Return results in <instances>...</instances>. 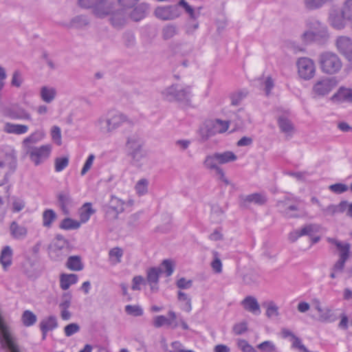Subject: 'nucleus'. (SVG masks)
<instances>
[{
  "label": "nucleus",
  "mask_w": 352,
  "mask_h": 352,
  "mask_svg": "<svg viewBox=\"0 0 352 352\" xmlns=\"http://www.w3.org/2000/svg\"><path fill=\"white\" fill-rule=\"evenodd\" d=\"M126 122L128 118L124 113L116 110H109L94 121V126L100 134L109 135Z\"/></svg>",
  "instance_id": "nucleus-1"
},
{
  "label": "nucleus",
  "mask_w": 352,
  "mask_h": 352,
  "mask_svg": "<svg viewBox=\"0 0 352 352\" xmlns=\"http://www.w3.org/2000/svg\"><path fill=\"white\" fill-rule=\"evenodd\" d=\"M306 26L307 30L302 35V39L305 43H316L319 45L327 43L329 34L326 25L316 19L310 18L306 21Z\"/></svg>",
  "instance_id": "nucleus-2"
},
{
  "label": "nucleus",
  "mask_w": 352,
  "mask_h": 352,
  "mask_svg": "<svg viewBox=\"0 0 352 352\" xmlns=\"http://www.w3.org/2000/svg\"><path fill=\"white\" fill-rule=\"evenodd\" d=\"M162 97L168 102H184L190 100L192 97L191 87L182 86L179 84H173L161 91Z\"/></svg>",
  "instance_id": "nucleus-3"
},
{
  "label": "nucleus",
  "mask_w": 352,
  "mask_h": 352,
  "mask_svg": "<svg viewBox=\"0 0 352 352\" xmlns=\"http://www.w3.org/2000/svg\"><path fill=\"white\" fill-rule=\"evenodd\" d=\"M321 71L329 75L338 74L342 67V62L339 56L332 52H325L319 56Z\"/></svg>",
  "instance_id": "nucleus-4"
},
{
  "label": "nucleus",
  "mask_w": 352,
  "mask_h": 352,
  "mask_svg": "<svg viewBox=\"0 0 352 352\" xmlns=\"http://www.w3.org/2000/svg\"><path fill=\"white\" fill-rule=\"evenodd\" d=\"M143 144V140L138 134H132L127 138L126 147L128 149V155L131 159L132 164L135 166H138L145 157Z\"/></svg>",
  "instance_id": "nucleus-5"
},
{
  "label": "nucleus",
  "mask_w": 352,
  "mask_h": 352,
  "mask_svg": "<svg viewBox=\"0 0 352 352\" xmlns=\"http://www.w3.org/2000/svg\"><path fill=\"white\" fill-rule=\"evenodd\" d=\"M16 164L14 153H0V183L7 181L8 177L15 171Z\"/></svg>",
  "instance_id": "nucleus-6"
},
{
  "label": "nucleus",
  "mask_w": 352,
  "mask_h": 352,
  "mask_svg": "<svg viewBox=\"0 0 352 352\" xmlns=\"http://www.w3.org/2000/svg\"><path fill=\"white\" fill-rule=\"evenodd\" d=\"M229 126L228 121L219 119L208 120L205 124V129L202 130V138L204 140L217 134L226 132Z\"/></svg>",
  "instance_id": "nucleus-7"
},
{
  "label": "nucleus",
  "mask_w": 352,
  "mask_h": 352,
  "mask_svg": "<svg viewBox=\"0 0 352 352\" xmlns=\"http://www.w3.org/2000/svg\"><path fill=\"white\" fill-rule=\"evenodd\" d=\"M216 157L217 155L215 153L208 155L204 161V166L210 171H214L219 179L223 182L226 185H229L230 182L226 178L223 168L219 166L218 160Z\"/></svg>",
  "instance_id": "nucleus-8"
},
{
  "label": "nucleus",
  "mask_w": 352,
  "mask_h": 352,
  "mask_svg": "<svg viewBox=\"0 0 352 352\" xmlns=\"http://www.w3.org/2000/svg\"><path fill=\"white\" fill-rule=\"evenodd\" d=\"M298 73L304 80H310L316 73V67L314 61L309 58H300L297 61Z\"/></svg>",
  "instance_id": "nucleus-9"
},
{
  "label": "nucleus",
  "mask_w": 352,
  "mask_h": 352,
  "mask_svg": "<svg viewBox=\"0 0 352 352\" xmlns=\"http://www.w3.org/2000/svg\"><path fill=\"white\" fill-rule=\"evenodd\" d=\"M154 15L162 21H172L181 15L178 6H158L154 10Z\"/></svg>",
  "instance_id": "nucleus-10"
},
{
  "label": "nucleus",
  "mask_w": 352,
  "mask_h": 352,
  "mask_svg": "<svg viewBox=\"0 0 352 352\" xmlns=\"http://www.w3.org/2000/svg\"><path fill=\"white\" fill-rule=\"evenodd\" d=\"M125 206V201L112 195L109 203L104 206V210L107 217L117 219L118 214L124 212Z\"/></svg>",
  "instance_id": "nucleus-11"
},
{
  "label": "nucleus",
  "mask_w": 352,
  "mask_h": 352,
  "mask_svg": "<svg viewBox=\"0 0 352 352\" xmlns=\"http://www.w3.org/2000/svg\"><path fill=\"white\" fill-rule=\"evenodd\" d=\"M52 151V146L45 144L39 147H33L26 153L29 155L30 160L36 166L39 165L45 161L50 155Z\"/></svg>",
  "instance_id": "nucleus-12"
},
{
  "label": "nucleus",
  "mask_w": 352,
  "mask_h": 352,
  "mask_svg": "<svg viewBox=\"0 0 352 352\" xmlns=\"http://www.w3.org/2000/svg\"><path fill=\"white\" fill-rule=\"evenodd\" d=\"M337 85L334 78H324L318 80L313 87V91L319 96L328 94Z\"/></svg>",
  "instance_id": "nucleus-13"
},
{
  "label": "nucleus",
  "mask_w": 352,
  "mask_h": 352,
  "mask_svg": "<svg viewBox=\"0 0 352 352\" xmlns=\"http://www.w3.org/2000/svg\"><path fill=\"white\" fill-rule=\"evenodd\" d=\"M338 52L349 61H352V38L346 36H338L336 40Z\"/></svg>",
  "instance_id": "nucleus-14"
},
{
  "label": "nucleus",
  "mask_w": 352,
  "mask_h": 352,
  "mask_svg": "<svg viewBox=\"0 0 352 352\" xmlns=\"http://www.w3.org/2000/svg\"><path fill=\"white\" fill-rule=\"evenodd\" d=\"M240 205L243 207H248L250 204L258 206L264 205L267 201V197L263 193H253L248 195L239 197Z\"/></svg>",
  "instance_id": "nucleus-15"
},
{
  "label": "nucleus",
  "mask_w": 352,
  "mask_h": 352,
  "mask_svg": "<svg viewBox=\"0 0 352 352\" xmlns=\"http://www.w3.org/2000/svg\"><path fill=\"white\" fill-rule=\"evenodd\" d=\"M6 115L13 120H32L30 113L17 104L7 108L6 109Z\"/></svg>",
  "instance_id": "nucleus-16"
},
{
  "label": "nucleus",
  "mask_w": 352,
  "mask_h": 352,
  "mask_svg": "<svg viewBox=\"0 0 352 352\" xmlns=\"http://www.w3.org/2000/svg\"><path fill=\"white\" fill-rule=\"evenodd\" d=\"M113 5V3L109 0L98 1L92 10V12L98 18H104L111 13Z\"/></svg>",
  "instance_id": "nucleus-17"
},
{
  "label": "nucleus",
  "mask_w": 352,
  "mask_h": 352,
  "mask_svg": "<svg viewBox=\"0 0 352 352\" xmlns=\"http://www.w3.org/2000/svg\"><path fill=\"white\" fill-rule=\"evenodd\" d=\"M279 212L286 218H298V208L297 206L289 204L287 201H280L277 203Z\"/></svg>",
  "instance_id": "nucleus-18"
},
{
  "label": "nucleus",
  "mask_w": 352,
  "mask_h": 352,
  "mask_svg": "<svg viewBox=\"0 0 352 352\" xmlns=\"http://www.w3.org/2000/svg\"><path fill=\"white\" fill-rule=\"evenodd\" d=\"M168 316L169 318L164 316H155L153 319V325L157 328L161 327L164 324L170 326L172 328H176L179 325L176 314L174 311H170L168 312Z\"/></svg>",
  "instance_id": "nucleus-19"
},
{
  "label": "nucleus",
  "mask_w": 352,
  "mask_h": 352,
  "mask_svg": "<svg viewBox=\"0 0 352 352\" xmlns=\"http://www.w3.org/2000/svg\"><path fill=\"white\" fill-rule=\"evenodd\" d=\"M109 15L111 16L110 22L115 28H120L123 26L129 19V13L122 8L120 10L116 11H113L112 10L111 13Z\"/></svg>",
  "instance_id": "nucleus-20"
},
{
  "label": "nucleus",
  "mask_w": 352,
  "mask_h": 352,
  "mask_svg": "<svg viewBox=\"0 0 352 352\" xmlns=\"http://www.w3.org/2000/svg\"><path fill=\"white\" fill-rule=\"evenodd\" d=\"M329 241L335 245L339 252V260L336 264H344L350 255V245L347 243H342L334 239H329Z\"/></svg>",
  "instance_id": "nucleus-21"
},
{
  "label": "nucleus",
  "mask_w": 352,
  "mask_h": 352,
  "mask_svg": "<svg viewBox=\"0 0 352 352\" xmlns=\"http://www.w3.org/2000/svg\"><path fill=\"white\" fill-rule=\"evenodd\" d=\"M162 274L163 269L160 266L153 267L147 270V282L153 292L157 291L158 279Z\"/></svg>",
  "instance_id": "nucleus-22"
},
{
  "label": "nucleus",
  "mask_w": 352,
  "mask_h": 352,
  "mask_svg": "<svg viewBox=\"0 0 352 352\" xmlns=\"http://www.w3.org/2000/svg\"><path fill=\"white\" fill-rule=\"evenodd\" d=\"M45 136V133L43 130H36L34 133H31L29 136L26 137L22 141V146L25 152L29 151L33 147L32 144H36L41 141Z\"/></svg>",
  "instance_id": "nucleus-23"
},
{
  "label": "nucleus",
  "mask_w": 352,
  "mask_h": 352,
  "mask_svg": "<svg viewBox=\"0 0 352 352\" xmlns=\"http://www.w3.org/2000/svg\"><path fill=\"white\" fill-rule=\"evenodd\" d=\"M329 21L330 25L337 30H342L345 27L346 18L342 14V10L341 9V13L338 10H332L329 13Z\"/></svg>",
  "instance_id": "nucleus-24"
},
{
  "label": "nucleus",
  "mask_w": 352,
  "mask_h": 352,
  "mask_svg": "<svg viewBox=\"0 0 352 352\" xmlns=\"http://www.w3.org/2000/svg\"><path fill=\"white\" fill-rule=\"evenodd\" d=\"M29 126L22 124H14L7 122L4 124L3 131L8 134L23 135L28 133Z\"/></svg>",
  "instance_id": "nucleus-25"
},
{
  "label": "nucleus",
  "mask_w": 352,
  "mask_h": 352,
  "mask_svg": "<svg viewBox=\"0 0 352 352\" xmlns=\"http://www.w3.org/2000/svg\"><path fill=\"white\" fill-rule=\"evenodd\" d=\"M246 311L258 316L261 314L260 305L256 298L252 296H246L241 302Z\"/></svg>",
  "instance_id": "nucleus-26"
},
{
  "label": "nucleus",
  "mask_w": 352,
  "mask_h": 352,
  "mask_svg": "<svg viewBox=\"0 0 352 352\" xmlns=\"http://www.w3.org/2000/svg\"><path fill=\"white\" fill-rule=\"evenodd\" d=\"M278 125L280 131L286 136L291 137L295 132L293 122L285 116L278 117Z\"/></svg>",
  "instance_id": "nucleus-27"
},
{
  "label": "nucleus",
  "mask_w": 352,
  "mask_h": 352,
  "mask_svg": "<svg viewBox=\"0 0 352 352\" xmlns=\"http://www.w3.org/2000/svg\"><path fill=\"white\" fill-rule=\"evenodd\" d=\"M66 245V240L64 236L58 234L54 241L50 244L49 247V253L51 256H58L61 254L63 249Z\"/></svg>",
  "instance_id": "nucleus-28"
},
{
  "label": "nucleus",
  "mask_w": 352,
  "mask_h": 352,
  "mask_svg": "<svg viewBox=\"0 0 352 352\" xmlns=\"http://www.w3.org/2000/svg\"><path fill=\"white\" fill-rule=\"evenodd\" d=\"M352 271L349 265H333L330 273L331 278H348Z\"/></svg>",
  "instance_id": "nucleus-29"
},
{
  "label": "nucleus",
  "mask_w": 352,
  "mask_h": 352,
  "mask_svg": "<svg viewBox=\"0 0 352 352\" xmlns=\"http://www.w3.org/2000/svg\"><path fill=\"white\" fill-rule=\"evenodd\" d=\"M331 100L340 102H352V89L341 87L338 91L332 96Z\"/></svg>",
  "instance_id": "nucleus-30"
},
{
  "label": "nucleus",
  "mask_w": 352,
  "mask_h": 352,
  "mask_svg": "<svg viewBox=\"0 0 352 352\" xmlns=\"http://www.w3.org/2000/svg\"><path fill=\"white\" fill-rule=\"evenodd\" d=\"M147 10L148 6L144 3L134 6L132 9L127 10L129 19L138 21L145 17Z\"/></svg>",
  "instance_id": "nucleus-31"
},
{
  "label": "nucleus",
  "mask_w": 352,
  "mask_h": 352,
  "mask_svg": "<svg viewBox=\"0 0 352 352\" xmlns=\"http://www.w3.org/2000/svg\"><path fill=\"white\" fill-rule=\"evenodd\" d=\"M312 306L319 313L318 320L320 322L331 321V311L329 309H323L319 300L315 299L312 302Z\"/></svg>",
  "instance_id": "nucleus-32"
},
{
  "label": "nucleus",
  "mask_w": 352,
  "mask_h": 352,
  "mask_svg": "<svg viewBox=\"0 0 352 352\" xmlns=\"http://www.w3.org/2000/svg\"><path fill=\"white\" fill-rule=\"evenodd\" d=\"M316 230V226L313 224H309L301 228L300 230H296L289 233V239L292 242L296 241L300 236L304 235H309L314 232Z\"/></svg>",
  "instance_id": "nucleus-33"
},
{
  "label": "nucleus",
  "mask_w": 352,
  "mask_h": 352,
  "mask_svg": "<svg viewBox=\"0 0 352 352\" xmlns=\"http://www.w3.org/2000/svg\"><path fill=\"white\" fill-rule=\"evenodd\" d=\"M12 236L16 239H21L26 236L28 230L25 226L19 225L16 222H12L10 227Z\"/></svg>",
  "instance_id": "nucleus-34"
},
{
  "label": "nucleus",
  "mask_w": 352,
  "mask_h": 352,
  "mask_svg": "<svg viewBox=\"0 0 352 352\" xmlns=\"http://www.w3.org/2000/svg\"><path fill=\"white\" fill-rule=\"evenodd\" d=\"M57 326L56 318L54 316H50L43 319L40 323V328L43 333V338L46 333L54 329Z\"/></svg>",
  "instance_id": "nucleus-35"
},
{
  "label": "nucleus",
  "mask_w": 352,
  "mask_h": 352,
  "mask_svg": "<svg viewBox=\"0 0 352 352\" xmlns=\"http://www.w3.org/2000/svg\"><path fill=\"white\" fill-rule=\"evenodd\" d=\"M95 212L96 210L92 208L91 203H85L79 210L80 222L82 223L87 222Z\"/></svg>",
  "instance_id": "nucleus-36"
},
{
  "label": "nucleus",
  "mask_w": 352,
  "mask_h": 352,
  "mask_svg": "<svg viewBox=\"0 0 352 352\" xmlns=\"http://www.w3.org/2000/svg\"><path fill=\"white\" fill-rule=\"evenodd\" d=\"M56 94V89L53 87L43 86L41 88V98L42 100L46 103L52 102L55 98Z\"/></svg>",
  "instance_id": "nucleus-37"
},
{
  "label": "nucleus",
  "mask_w": 352,
  "mask_h": 352,
  "mask_svg": "<svg viewBox=\"0 0 352 352\" xmlns=\"http://www.w3.org/2000/svg\"><path fill=\"white\" fill-rule=\"evenodd\" d=\"M219 164H225L237 160V156L232 152L227 151L223 153H215Z\"/></svg>",
  "instance_id": "nucleus-38"
},
{
  "label": "nucleus",
  "mask_w": 352,
  "mask_h": 352,
  "mask_svg": "<svg viewBox=\"0 0 352 352\" xmlns=\"http://www.w3.org/2000/svg\"><path fill=\"white\" fill-rule=\"evenodd\" d=\"M9 197V187L0 184V220H1L5 214L6 209L3 206L5 201Z\"/></svg>",
  "instance_id": "nucleus-39"
},
{
  "label": "nucleus",
  "mask_w": 352,
  "mask_h": 352,
  "mask_svg": "<svg viewBox=\"0 0 352 352\" xmlns=\"http://www.w3.org/2000/svg\"><path fill=\"white\" fill-rule=\"evenodd\" d=\"M178 34V28L175 24H168L162 30V36L164 40H169Z\"/></svg>",
  "instance_id": "nucleus-40"
},
{
  "label": "nucleus",
  "mask_w": 352,
  "mask_h": 352,
  "mask_svg": "<svg viewBox=\"0 0 352 352\" xmlns=\"http://www.w3.org/2000/svg\"><path fill=\"white\" fill-rule=\"evenodd\" d=\"M342 14L352 28V0H346L342 6Z\"/></svg>",
  "instance_id": "nucleus-41"
},
{
  "label": "nucleus",
  "mask_w": 352,
  "mask_h": 352,
  "mask_svg": "<svg viewBox=\"0 0 352 352\" xmlns=\"http://www.w3.org/2000/svg\"><path fill=\"white\" fill-rule=\"evenodd\" d=\"M266 312L265 315L269 318H276L279 316V308L277 305L273 302L270 301L266 302Z\"/></svg>",
  "instance_id": "nucleus-42"
},
{
  "label": "nucleus",
  "mask_w": 352,
  "mask_h": 352,
  "mask_svg": "<svg viewBox=\"0 0 352 352\" xmlns=\"http://www.w3.org/2000/svg\"><path fill=\"white\" fill-rule=\"evenodd\" d=\"M43 226L46 228H50L52 222L56 219V214L52 209H47L43 212Z\"/></svg>",
  "instance_id": "nucleus-43"
},
{
  "label": "nucleus",
  "mask_w": 352,
  "mask_h": 352,
  "mask_svg": "<svg viewBox=\"0 0 352 352\" xmlns=\"http://www.w3.org/2000/svg\"><path fill=\"white\" fill-rule=\"evenodd\" d=\"M36 316L31 311L26 310L23 311L21 316V321L24 326L30 327L36 322Z\"/></svg>",
  "instance_id": "nucleus-44"
},
{
  "label": "nucleus",
  "mask_w": 352,
  "mask_h": 352,
  "mask_svg": "<svg viewBox=\"0 0 352 352\" xmlns=\"http://www.w3.org/2000/svg\"><path fill=\"white\" fill-rule=\"evenodd\" d=\"M248 92L246 90H241L231 94V104L234 106H238L241 102L248 96Z\"/></svg>",
  "instance_id": "nucleus-45"
},
{
  "label": "nucleus",
  "mask_w": 352,
  "mask_h": 352,
  "mask_svg": "<svg viewBox=\"0 0 352 352\" xmlns=\"http://www.w3.org/2000/svg\"><path fill=\"white\" fill-rule=\"evenodd\" d=\"M89 21L85 16L80 15L74 17L71 21V25L76 28H82L89 25Z\"/></svg>",
  "instance_id": "nucleus-46"
},
{
  "label": "nucleus",
  "mask_w": 352,
  "mask_h": 352,
  "mask_svg": "<svg viewBox=\"0 0 352 352\" xmlns=\"http://www.w3.org/2000/svg\"><path fill=\"white\" fill-rule=\"evenodd\" d=\"M12 251L10 247L6 246L1 251L0 256L1 264H10L12 262Z\"/></svg>",
  "instance_id": "nucleus-47"
},
{
  "label": "nucleus",
  "mask_w": 352,
  "mask_h": 352,
  "mask_svg": "<svg viewBox=\"0 0 352 352\" xmlns=\"http://www.w3.org/2000/svg\"><path fill=\"white\" fill-rule=\"evenodd\" d=\"M124 310L128 315H131L133 316H140L143 314V309L139 305H126L124 307Z\"/></svg>",
  "instance_id": "nucleus-48"
},
{
  "label": "nucleus",
  "mask_w": 352,
  "mask_h": 352,
  "mask_svg": "<svg viewBox=\"0 0 352 352\" xmlns=\"http://www.w3.org/2000/svg\"><path fill=\"white\" fill-rule=\"evenodd\" d=\"M148 182L146 179H141L135 184V189L139 195H143L148 191Z\"/></svg>",
  "instance_id": "nucleus-49"
},
{
  "label": "nucleus",
  "mask_w": 352,
  "mask_h": 352,
  "mask_svg": "<svg viewBox=\"0 0 352 352\" xmlns=\"http://www.w3.org/2000/svg\"><path fill=\"white\" fill-rule=\"evenodd\" d=\"M304 4L307 9L311 10L319 9L324 5L323 0H304Z\"/></svg>",
  "instance_id": "nucleus-50"
},
{
  "label": "nucleus",
  "mask_w": 352,
  "mask_h": 352,
  "mask_svg": "<svg viewBox=\"0 0 352 352\" xmlns=\"http://www.w3.org/2000/svg\"><path fill=\"white\" fill-rule=\"evenodd\" d=\"M50 133L52 141L57 145H60L62 144L60 129L57 126H54L51 129Z\"/></svg>",
  "instance_id": "nucleus-51"
},
{
  "label": "nucleus",
  "mask_w": 352,
  "mask_h": 352,
  "mask_svg": "<svg viewBox=\"0 0 352 352\" xmlns=\"http://www.w3.org/2000/svg\"><path fill=\"white\" fill-rule=\"evenodd\" d=\"M177 6L182 7L190 19H195L198 16L194 9L185 0H180Z\"/></svg>",
  "instance_id": "nucleus-52"
},
{
  "label": "nucleus",
  "mask_w": 352,
  "mask_h": 352,
  "mask_svg": "<svg viewBox=\"0 0 352 352\" xmlns=\"http://www.w3.org/2000/svg\"><path fill=\"white\" fill-rule=\"evenodd\" d=\"M177 6L182 7L190 19H195L198 16L194 9L185 0H180Z\"/></svg>",
  "instance_id": "nucleus-53"
},
{
  "label": "nucleus",
  "mask_w": 352,
  "mask_h": 352,
  "mask_svg": "<svg viewBox=\"0 0 352 352\" xmlns=\"http://www.w3.org/2000/svg\"><path fill=\"white\" fill-rule=\"evenodd\" d=\"M262 352H276V346L272 341H265L257 345Z\"/></svg>",
  "instance_id": "nucleus-54"
},
{
  "label": "nucleus",
  "mask_w": 352,
  "mask_h": 352,
  "mask_svg": "<svg viewBox=\"0 0 352 352\" xmlns=\"http://www.w3.org/2000/svg\"><path fill=\"white\" fill-rule=\"evenodd\" d=\"M123 254L122 250L119 248H114L109 252V257L113 262L120 263L121 262L120 258Z\"/></svg>",
  "instance_id": "nucleus-55"
},
{
  "label": "nucleus",
  "mask_w": 352,
  "mask_h": 352,
  "mask_svg": "<svg viewBox=\"0 0 352 352\" xmlns=\"http://www.w3.org/2000/svg\"><path fill=\"white\" fill-rule=\"evenodd\" d=\"M23 82V78L21 72L19 70H15L12 74L11 85L15 87H20Z\"/></svg>",
  "instance_id": "nucleus-56"
},
{
  "label": "nucleus",
  "mask_w": 352,
  "mask_h": 352,
  "mask_svg": "<svg viewBox=\"0 0 352 352\" xmlns=\"http://www.w3.org/2000/svg\"><path fill=\"white\" fill-rule=\"evenodd\" d=\"M237 346L243 352H257L255 349L245 340H238Z\"/></svg>",
  "instance_id": "nucleus-57"
},
{
  "label": "nucleus",
  "mask_w": 352,
  "mask_h": 352,
  "mask_svg": "<svg viewBox=\"0 0 352 352\" xmlns=\"http://www.w3.org/2000/svg\"><path fill=\"white\" fill-rule=\"evenodd\" d=\"M140 0H118L120 6L125 10H129L136 6Z\"/></svg>",
  "instance_id": "nucleus-58"
},
{
  "label": "nucleus",
  "mask_w": 352,
  "mask_h": 352,
  "mask_svg": "<svg viewBox=\"0 0 352 352\" xmlns=\"http://www.w3.org/2000/svg\"><path fill=\"white\" fill-rule=\"evenodd\" d=\"M192 285V282L191 280H186L184 278H179L176 283L177 287L182 289H189L191 287Z\"/></svg>",
  "instance_id": "nucleus-59"
},
{
  "label": "nucleus",
  "mask_w": 352,
  "mask_h": 352,
  "mask_svg": "<svg viewBox=\"0 0 352 352\" xmlns=\"http://www.w3.org/2000/svg\"><path fill=\"white\" fill-rule=\"evenodd\" d=\"M329 189L337 194L342 193L348 190V187L346 185L343 184H336L331 185L329 186Z\"/></svg>",
  "instance_id": "nucleus-60"
},
{
  "label": "nucleus",
  "mask_w": 352,
  "mask_h": 352,
  "mask_svg": "<svg viewBox=\"0 0 352 352\" xmlns=\"http://www.w3.org/2000/svg\"><path fill=\"white\" fill-rule=\"evenodd\" d=\"M57 205L62 209L64 213L66 212V195L64 192H60L57 195Z\"/></svg>",
  "instance_id": "nucleus-61"
},
{
  "label": "nucleus",
  "mask_w": 352,
  "mask_h": 352,
  "mask_svg": "<svg viewBox=\"0 0 352 352\" xmlns=\"http://www.w3.org/2000/svg\"><path fill=\"white\" fill-rule=\"evenodd\" d=\"M294 348L298 349L299 350L307 352L308 350L305 346L302 343L301 340L297 336L293 337V339L290 341Z\"/></svg>",
  "instance_id": "nucleus-62"
},
{
  "label": "nucleus",
  "mask_w": 352,
  "mask_h": 352,
  "mask_svg": "<svg viewBox=\"0 0 352 352\" xmlns=\"http://www.w3.org/2000/svg\"><path fill=\"white\" fill-rule=\"evenodd\" d=\"M95 159V156L93 154H91L87 157L82 168L81 170V175H85L91 167L94 160Z\"/></svg>",
  "instance_id": "nucleus-63"
},
{
  "label": "nucleus",
  "mask_w": 352,
  "mask_h": 352,
  "mask_svg": "<svg viewBox=\"0 0 352 352\" xmlns=\"http://www.w3.org/2000/svg\"><path fill=\"white\" fill-rule=\"evenodd\" d=\"M248 329V325L246 322H241L236 324L233 327V331L235 334L241 335L245 333Z\"/></svg>",
  "instance_id": "nucleus-64"
}]
</instances>
